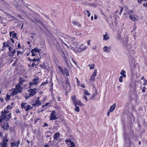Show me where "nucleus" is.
<instances>
[{"instance_id": "obj_1", "label": "nucleus", "mask_w": 147, "mask_h": 147, "mask_svg": "<svg viewBox=\"0 0 147 147\" xmlns=\"http://www.w3.org/2000/svg\"><path fill=\"white\" fill-rule=\"evenodd\" d=\"M22 89V88L20 84L16 85V88L10 94L9 93L8 94L5 99V100L6 101H8L9 99H11V97H13L18 92H20Z\"/></svg>"}, {"instance_id": "obj_2", "label": "nucleus", "mask_w": 147, "mask_h": 147, "mask_svg": "<svg viewBox=\"0 0 147 147\" xmlns=\"http://www.w3.org/2000/svg\"><path fill=\"white\" fill-rule=\"evenodd\" d=\"M9 113V111L7 110L2 111L1 116H0V123L2 122L4 119L6 121L9 120L11 117V114L10 113L7 114Z\"/></svg>"}, {"instance_id": "obj_3", "label": "nucleus", "mask_w": 147, "mask_h": 147, "mask_svg": "<svg viewBox=\"0 0 147 147\" xmlns=\"http://www.w3.org/2000/svg\"><path fill=\"white\" fill-rule=\"evenodd\" d=\"M71 99L73 100V104L74 106H77V105L80 106H83L84 105V104L82 103L80 100L76 99L75 96H72Z\"/></svg>"}, {"instance_id": "obj_4", "label": "nucleus", "mask_w": 147, "mask_h": 147, "mask_svg": "<svg viewBox=\"0 0 147 147\" xmlns=\"http://www.w3.org/2000/svg\"><path fill=\"white\" fill-rule=\"evenodd\" d=\"M87 46L84 45H80L78 49H72L74 50L76 52H80L86 50L87 49Z\"/></svg>"}, {"instance_id": "obj_5", "label": "nucleus", "mask_w": 147, "mask_h": 147, "mask_svg": "<svg viewBox=\"0 0 147 147\" xmlns=\"http://www.w3.org/2000/svg\"><path fill=\"white\" fill-rule=\"evenodd\" d=\"M41 49L38 47H36L32 50L31 53L32 56H35L37 54H39L41 51Z\"/></svg>"}, {"instance_id": "obj_6", "label": "nucleus", "mask_w": 147, "mask_h": 147, "mask_svg": "<svg viewBox=\"0 0 147 147\" xmlns=\"http://www.w3.org/2000/svg\"><path fill=\"white\" fill-rule=\"evenodd\" d=\"M58 68L60 72L62 73L63 75L65 74L66 76H69L68 71L66 68H64L63 69L62 67L60 66H59Z\"/></svg>"}, {"instance_id": "obj_7", "label": "nucleus", "mask_w": 147, "mask_h": 147, "mask_svg": "<svg viewBox=\"0 0 147 147\" xmlns=\"http://www.w3.org/2000/svg\"><path fill=\"white\" fill-rule=\"evenodd\" d=\"M36 88L30 89L28 90V91L29 93V96H26V98H28L29 97L35 95L36 93Z\"/></svg>"}, {"instance_id": "obj_8", "label": "nucleus", "mask_w": 147, "mask_h": 147, "mask_svg": "<svg viewBox=\"0 0 147 147\" xmlns=\"http://www.w3.org/2000/svg\"><path fill=\"white\" fill-rule=\"evenodd\" d=\"M96 73L97 70L96 69H95L89 79V81L90 82L93 83L94 82L95 80V77L96 75Z\"/></svg>"}, {"instance_id": "obj_9", "label": "nucleus", "mask_w": 147, "mask_h": 147, "mask_svg": "<svg viewBox=\"0 0 147 147\" xmlns=\"http://www.w3.org/2000/svg\"><path fill=\"white\" fill-rule=\"evenodd\" d=\"M57 115L56 114V112L55 111H53L52 113L50 115V120H55L57 119L58 118V117H56Z\"/></svg>"}, {"instance_id": "obj_10", "label": "nucleus", "mask_w": 147, "mask_h": 147, "mask_svg": "<svg viewBox=\"0 0 147 147\" xmlns=\"http://www.w3.org/2000/svg\"><path fill=\"white\" fill-rule=\"evenodd\" d=\"M67 39L69 40L72 42L73 44L75 46H77L78 45V43L76 42H73L75 40V38L72 37H70L69 36L67 37Z\"/></svg>"}, {"instance_id": "obj_11", "label": "nucleus", "mask_w": 147, "mask_h": 147, "mask_svg": "<svg viewBox=\"0 0 147 147\" xmlns=\"http://www.w3.org/2000/svg\"><path fill=\"white\" fill-rule=\"evenodd\" d=\"M38 78H34L32 82H30L29 83V84L30 86L32 85H37L38 84Z\"/></svg>"}, {"instance_id": "obj_12", "label": "nucleus", "mask_w": 147, "mask_h": 147, "mask_svg": "<svg viewBox=\"0 0 147 147\" xmlns=\"http://www.w3.org/2000/svg\"><path fill=\"white\" fill-rule=\"evenodd\" d=\"M103 51L106 53H109L110 51L111 47L107 46H104L103 48Z\"/></svg>"}, {"instance_id": "obj_13", "label": "nucleus", "mask_w": 147, "mask_h": 147, "mask_svg": "<svg viewBox=\"0 0 147 147\" xmlns=\"http://www.w3.org/2000/svg\"><path fill=\"white\" fill-rule=\"evenodd\" d=\"M3 46L4 47H8V49L9 50V53H10V51L12 49V48L9 46V45L8 43L6 42H4L3 43Z\"/></svg>"}, {"instance_id": "obj_14", "label": "nucleus", "mask_w": 147, "mask_h": 147, "mask_svg": "<svg viewBox=\"0 0 147 147\" xmlns=\"http://www.w3.org/2000/svg\"><path fill=\"white\" fill-rule=\"evenodd\" d=\"M129 18L131 20L134 21L136 20V17L135 15L134 14L130 15Z\"/></svg>"}, {"instance_id": "obj_15", "label": "nucleus", "mask_w": 147, "mask_h": 147, "mask_svg": "<svg viewBox=\"0 0 147 147\" xmlns=\"http://www.w3.org/2000/svg\"><path fill=\"white\" fill-rule=\"evenodd\" d=\"M116 103L112 105L111 106L109 110V111L112 112L115 109L116 107Z\"/></svg>"}, {"instance_id": "obj_16", "label": "nucleus", "mask_w": 147, "mask_h": 147, "mask_svg": "<svg viewBox=\"0 0 147 147\" xmlns=\"http://www.w3.org/2000/svg\"><path fill=\"white\" fill-rule=\"evenodd\" d=\"M103 36V40H107L109 38V36L107 34V33H105V34H104Z\"/></svg>"}, {"instance_id": "obj_17", "label": "nucleus", "mask_w": 147, "mask_h": 147, "mask_svg": "<svg viewBox=\"0 0 147 147\" xmlns=\"http://www.w3.org/2000/svg\"><path fill=\"white\" fill-rule=\"evenodd\" d=\"M1 126L2 128H4V129H7L9 127V125L7 123H4L3 124H2Z\"/></svg>"}, {"instance_id": "obj_18", "label": "nucleus", "mask_w": 147, "mask_h": 147, "mask_svg": "<svg viewBox=\"0 0 147 147\" xmlns=\"http://www.w3.org/2000/svg\"><path fill=\"white\" fill-rule=\"evenodd\" d=\"M20 143L19 141H18V142H11V147H13L14 146H15L16 147L18 146L19 144Z\"/></svg>"}, {"instance_id": "obj_19", "label": "nucleus", "mask_w": 147, "mask_h": 147, "mask_svg": "<svg viewBox=\"0 0 147 147\" xmlns=\"http://www.w3.org/2000/svg\"><path fill=\"white\" fill-rule=\"evenodd\" d=\"M120 74L122 77H123L124 78L126 77V72L124 70H121Z\"/></svg>"}, {"instance_id": "obj_20", "label": "nucleus", "mask_w": 147, "mask_h": 147, "mask_svg": "<svg viewBox=\"0 0 147 147\" xmlns=\"http://www.w3.org/2000/svg\"><path fill=\"white\" fill-rule=\"evenodd\" d=\"M13 49L11 50L10 51V53L9 52V55L10 56H13L14 54L16 52V49H14L13 51H12V50Z\"/></svg>"}, {"instance_id": "obj_21", "label": "nucleus", "mask_w": 147, "mask_h": 147, "mask_svg": "<svg viewBox=\"0 0 147 147\" xmlns=\"http://www.w3.org/2000/svg\"><path fill=\"white\" fill-rule=\"evenodd\" d=\"M13 32L14 31L12 32H10L9 33V35L11 36H12L13 38H15L17 34L15 33H13Z\"/></svg>"}, {"instance_id": "obj_22", "label": "nucleus", "mask_w": 147, "mask_h": 147, "mask_svg": "<svg viewBox=\"0 0 147 147\" xmlns=\"http://www.w3.org/2000/svg\"><path fill=\"white\" fill-rule=\"evenodd\" d=\"M0 145L2 147H7V144L3 140V142L1 143Z\"/></svg>"}, {"instance_id": "obj_23", "label": "nucleus", "mask_w": 147, "mask_h": 147, "mask_svg": "<svg viewBox=\"0 0 147 147\" xmlns=\"http://www.w3.org/2000/svg\"><path fill=\"white\" fill-rule=\"evenodd\" d=\"M35 104L38 105H41V102L39 100V98L38 97L37 98V100L35 102Z\"/></svg>"}, {"instance_id": "obj_24", "label": "nucleus", "mask_w": 147, "mask_h": 147, "mask_svg": "<svg viewBox=\"0 0 147 147\" xmlns=\"http://www.w3.org/2000/svg\"><path fill=\"white\" fill-rule=\"evenodd\" d=\"M60 136V134L59 133H56L54 136V139H56Z\"/></svg>"}, {"instance_id": "obj_25", "label": "nucleus", "mask_w": 147, "mask_h": 147, "mask_svg": "<svg viewBox=\"0 0 147 147\" xmlns=\"http://www.w3.org/2000/svg\"><path fill=\"white\" fill-rule=\"evenodd\" d=\"M26 102H24L22 103L21 105V107L22 109H25L27 107V105H26Z\"/></svg>"}, {"instance_id": "obj_26", "label": "nucleus", "mask_w": 147, "mask_h": 147, "mask_svg": "<svg viewBox=\"0 0 147 147\" xmlns=\"http://www.w3.org/2000/svg\"><path fill=\"white\" fill-rule=\"evenodd\" d=\"M32 107H31L30 105H27V107L25 109V110L26 111H28L30 109H32Z\"/></svg>"}, {"instance_id": "obj_27", "label": "nucleus", "mask_w": 147, "mask_h": 147, "mask_svg": "<svg viewBox=\"0 0 147 147\" xmlns=\"http://www.w3.org/2000/svg\"><path fill=\"white\" fill-rule=\"evenodd\" d=\"M90 69H93L94 68L95 65L94 64H89L88 65Z\"/></svg>"}, {"instance_id": "obj_28", "label": "nucleus", "mask_w": 147, "mask_h": 147, "mask_svg": "<svg viewBox=\"0 0 147 147\" xmlns=\"http://www.w3.org/2000/svg\"><path fill=\"white\" fill-rule=\"evenodd\" d=\"M75 111L77 112H79L80 111V109L79 107L77 106H75Z\"/></svg>"}, {"instance_id": "obj_29", "label": "nucleus", "mask_w": 147, "mask_h": 147, "mask_svg": "<svg viewBox=\"0 0 147 147\" xmlns=\"http://www.w3.org/2000/svg\"><path fill=\"white\" fill-rule=\"evenodd\" d=\"M84 93L85 96H89L90 93L88 92V91L87 90H85L84 91Z\"/></svg>"}, {"instance_id": "obj_30", "label": "nucleus", "mask_w": 147, "mask_h": 147, "mask_svg": "<svg viewBox=\"0 0 147 147\" xmlns=\"http://www.w3.org/2000/svg\"><path fill=\"white\" fill-rule=\"evenodd\" d=\"M70 147H76L75 144L73 142H70Z\"/></svg>"}, {"instance_id": "obj_31", "label": "nucleus", "mask_w": 147, "mask_h": 147, "mask_svg": "<svg viewBox=\"0 0 147 147\" xmlns=\"http://www.w3.org/2000/svg\"><path fill=\"white\" fill-rule=\"evenodd\" d=\"M123 78V77H122L121 76L119 78V81L120 82H123L122 79Z\"/></svg>"}, {"instance_id": "obj_32", "label": "nucleus", "mask_w": 147, "mask_h": 147, "mask_svg": "<svg viewBox=\"0 0 147 147\" xmlns=\"http://www.w3.org/2000/svg\"><path fill=\"white\" fill-rule=\"evenodd\" d=\"M32 61H37L38 62L39 61V59H38L34 58L32 60Z\"/></svg>"}, {"instance_id": "obj_33", "label": "nucleus", "mask_w": 147, "mask_h": 147, "mask_svg": "<svg viewBox=\"0 0 147 147\" xmlns=\"http://www.w3.org/2000/svg\"><path fill=\"white\" fill-rule=\"evenodd\" d=\"M90 12L88 10H85L84 11V13L85 14H87L89 13Z\"/></svg>"}, {"instance_id": "obj_34", "label": "nucleus", "mask_w": 147, "mask_h": 147, "mask_svg": "<svg viewBox=\"0 0 147 147\" xmlns=\"http://www.w3.org/2000/svg\"><path fill=\"white\" fill-rule=\"evenodd\" d=\"M12 107H11L10 105H8V106H7V108H6V109H11Z\"/></svg>"}, {"instance_id": "obj_35", "label": "nucleus", "mask_w": 147, "mask_h": 147, "mask_svg": "<svg viewBox=\"0 0 147 147\" xmlns=\"http://www.w3.org/2000/svg\"><path fill=\"white\" fill-rule=\"evenodd\" d=\"M66 143L69 142V144H70V142H72L70 140V139L66 140H65Z\"/></svg>"}, {"instance_id": "obj_36", "label": "nucleus", "mask_w": 147, "mask_h": 147, "mask_svg": "<svg viewBox=\"0 0 147 147\" xmlns=\"http://www.w3.org/2000/svg\"><path fill=\"white\" fill-rule=\"evenodd\" d=\"M22 54V53L20 51H18L17 52V55L18 56H19L20 55H21Z\"/></svg>"}, {"instance_id": "obj_37", "label": "nucleus", "mask_w": 147, "mask_h": 147, "mask_svg": "<svg viewBox=\"0 0 147 147\" xmlns=\"http://www.w3.org/2000/svg\"><path fill=\"white\" fill-rule=\"evenodd\" d=\"M143 1H147V0H138V2L140 4L141 3V2Z\"/></svg>"}, {"instance_id": "obj_38", "label": "nucleus", "mask_w": 147, "mask_h": 147, "mask_svg": "<svg viewBox=\"0 0 147 147\" xmlns=\"http://www.w3.org/2000/svg\"><path fill=\"white\" fill-rule=\"evenodd\" d=\"M76 79L77 80V84L78 86H79L80 84V81L78 80V79L77 78H76Z\"/></svg>"}, {"instance_id": "obj_39", "label": "nucleus", "mask_w": 147, "mask_h": 147, "mask_svg": "<svg viewBox=\"0 0 147 147\" xmlns=\"http://www.w3.org/2000/svg\"><path fill=\"white\" fill-rule=\"evenodd\" d=\"M47 82H43L41 85V86H42V85H44L46 84L47 83Z\"/></svg>"}, {"instance_id": "obj_40", "label": "nucleus", "mask_w": 147, "mask_h": 147, "mask_svg": "<svg viewBox=\"0 0 147 147\" xmlns=\"http://www.w3.org/2000/svg\"><path fill=\"white\" fill-rule=\"evenodd\" d=\"M31 66L33 67H34L36 66V65L34 63H32L31 64Z\"/></svg>"}, {"instance_id": "obj_41", "label": "nucleus", "mask_w": 147, "mask_h": 147, "mask_svg": "<svg viewBox=\"0 0 147 147\" xmlns=\"http://www.w3.org/2000/svg\"><path fill=\"white\" fill-rule=\"evenodd\" d=\"M110 113H111V112L110 111H109V110L107 112V115H108V116H109V115H110Z\"/></svg>"}, {"instance_id": "obj_42", "label": "nucleus", "mask_w": 147, "mask_h": 147, "mask_svg": "<svg viewBox=\"0 0 147 147\" xmlns=\"http://www.w3.org/2000/svg\"><path fill=\"white\" fill-rule=\"evenodd\" d=\"M142 92H144L145 91V87H144L143 88V89H142Z\"/></svg>"}, {"instance_id": "obj_43", "label": "nucleus", "mask_w": 147, "mask_h": 147, "mask_svg": "<svg viewBox=\"0 0 147 147\" xmlns=\"http://www.w3.org/2000/svg\"><path fill=\"white\" fill-rule=\"evenodd\" d=\"M66 83L67 84H68V85L69 86L70 85V84H69V81L68 80L66 81Z\"/></svg>"}, {"instance_id": "obj_44", "label": "nucleus", "mask_w": 147, "mask_h": 147, "mask_svg": "<svg viewBox=\"0 0 147 147\" xmlns=\"http://www.w3.org/2000/svg\"><path fill=\"white\" fill-rule=\"evenodd\" d=\"M147 82L145 80H144L143 84L144 85H146L147 84Z\"/></svg>"}, {"instance_id": "obj_45", "label": "nucleus", "mask_w": 147, "mask_h": 147, "mask_svg": "<svg viewBox=\"0 0 147 147\" xmlns=\"http://www.w3.org/2000/svg\"><path fill=\"white\" fill-rule=\"evenodd\" d=\"M143 5L145 7H147V3H144Z\"/></svg>"}, {"instance_id": "obj_46", "label": "nucleus", "mask_w": 147, "mask_h": 147, "mask_svg": "<svg viewBox=\"0 0 147 147\" xmlns=\"http://www.w3.org/2000/svg\"><path fill=\"white\" fill-rule=\"evenodd\" d=\"M84 98L87 101H88L87 98L86 96H84Z\"/></svg>"}, {"instance_id": "obj_47", "label": "nucleus", "mask_w": 147, "mask_h": 147, "mask_svg": "<svg viewBox=\"0 0 147 147\" xmlns=\"http://www.w3.org/2000/svg\"><path fill=\"white\" fill-rule=\"evenodd\" d=\"M4 140L5 142L6 143H7V142L8 141V140L7 139H5V140H3V141Z\"/></svg>"}, {"instance_id": "obj_48", "label": "nucleus", "mask_w": 147, "mask_h": 147, "mask_svg": "<svg viewBox=\"0 0 147 147\" xmlns=\"http://www.w3.org/2000/svg\"><path fill=\"white\" fill-rule=\"evenodd\" d=\"M81 86L82 87H83V88H85V85L84 84H81Z\"/></svg>"}, {"instance_id": "obj_49", "label": "nucleus", "mask_w": 147, "mask_h": 147, "mask_svg": "<svg viewBox=\"0 0 147 147\" xmlns=\"http://www.w3.org/2000/svg\"><path fill=\"white\" fill-rule=\"evenodd\" d=\"M16 112L17 113H18L20 112V111L18 109H17L16 110Z\"/></svg>"}, {"instance_id": "obj_50", "label": "nucleus", "mask_w": 147, "mask_h": 147, "mask_svg": "<svg viewBox=\"0 0 147 147\" xmlns=\"http://www.w3.org/2000/svg\"><path fill=\"white\" fill-rule=\"evenodd\" d=\"M72 23L74 25H76L77 24V22H76L75 21H73L72 22Z\"/></svg>"}, {"instance_id": "obj_51", "label": "nucleus", "mask_w": 147, "mask_h": 147, "mask_svg": "<svg viewBox=\"0 0 147 147\" xmlns=\"http://www.w3.org/2000/svg\"><path fill=\"white\" fill-rule=\"evenodd\" d=\"M90 40H89L87 42L88 45H90Z\"/></svg>"}, {"instance_id": "obj_52", "label": "nucleus", "mask_w": 147, "mask_h": 147, "mask_svg": "<svg viewBox=\"0 0 147 147\" xmlns=\"http://www.w3.org/2000/svg\"><path fill=\"white\" fill-rule=\"evenodd\" d=\"M72 60L73 62L74 63V64L76 65H77V63L74 60V59H72Z\"/></svg>"}, {"instance_id": "obj_53", "label": "nucleus", "mask_w": 147, "mask_h": 147, "mask_svg": "<svg viewBox=\"0 0 147 147\" xmlns=\"http://www.w3.org/2000/svg\"><path fill=\"white\" fill-rule=\"evenodd\" d=\"M48 126V124H47L46 123H45L44 125L43 126L45 127H46V126Z\"/></svg>"}, {"instance_id": "obj_54", "label": "nucleus", "mask_w": 147, "mask_h": 147, "mask_svg": "<svg viewBox=\"0 0 147 147\" xmlns=\"http://www.w3.org/2000/svg\"><path fill=\"white\" fill-rule=\"evenodd\" d=\"M120 7V8H121V11H120V15L121 14V13L123 9V8H121V7Z\"/></svg>"}, {"instance_id": "obj_55", "label": "nucleus", "mask_w": 147, "mask_h": 147, "mask_svg": "<svg viewBox=\"0 0 147 147\" xmlns=\"http://www.w3.org/2000/svg\"><path fill=\"white\" fill-rule=\"evenodd\" d=\"M97 18V16L95 15H94V19H96Z\"/></svg>"}, {"instance_id": "obj_56", "label": "nucleus", "mask_w": 147, "mask_h": 147, "mask_svg": "<svg viewBox=\"0 0 147 147\" xmlns=\"http://www.w3.org/2000/svg\"><path fill=\"white\" fill-rule=\"evenodd\" d=\"M96 46H94L92 47V49L93 50H95L96 49Z\"/></svg>"}, {"instance_id": "obj_57", "label": "nucleus", "mask_w": 147, "mask_h": 147, "mask_svg": "<svg viewBox=\"0 0 147 147\" xmlns=\"http://www.w3.org/2000/svg\"><path fill=\"white\" fill-rule=\"evenodd\" d=\"M45 147H49V146L48 144H45Z\"/></svg>"}, {"instance_id": "obj_58", "label": "nucleus", "mask_w": 147, "mask_h": 147, "mask_svg": "<svg viewBox=\"0 0 147 147\" xmlns=\"http://www.w3.org/2000/svg\"><path fill=\"white\" fill-rule=\"evenodd\" d=\"M18 47L19 48L20 47V44H18Z\"/></svg>"}, {"instance_id": "obj_59", "label": "nucleus", "mask_w": 147, "mask_h": 147, "mask_svg": "<svg viewBox=\"0 0 147 147\" xmlns=\"http://www.w3.org/2000/svg\"><path fill=\"white\" fill-rule=\"evenodd\" d=\"M93 16H91V20H93Z\"/></svg>"}, {"instance_id": "obj_60", "label": "nucleus", "mask_w": 147, "mask_h": 147, "mask_svg": "<svg viewBox=\"0 0 147 147\" xmlns=\"http://www.w3.org/2000/svg\"><path fill=\"white\" fill-rule=\"evenodd\" d=\"M88 17H89L90 15V12L89 13H88Z\"/></svg>"}, {"instance_id": "obj_61", "label": "nucleus", "mask_w": 147, "mask_h": 147, "mask_svg": "<svg viewBox=\"0 0 147 147\" xmlns=\"http://www.w3.org/2000/svg\"><path fill=\"white\" fill-rule=\"evenodd\" d=\"M11 40L12 42L13 43L14 42V41L13 40V39H11Z\"/></svg>"}, {"instance_id": "obj_62", "label": "nucleus", "mask_w": 147, "mask_h": 147, "mask_svg": "<svg viewBox=\"0 0 147 147\" xmlns=\"http://www.w3.org/2000/svg\"><path fill=\"white\" fill-rule=\"evenodd\" d=\"M49 104V103H47L46 104H45V106H47V105H48Z\"/></svg>"}, {"instance_id": "obj_63", "label": "nucleus", "mask_w": 147, "mask_h": 147, "mask_svg": "<svg viewBox=\"0 0 147 147\" xmlns=\"http://www.w3.org/2000/svg\"><path fill=\"white\" fill-rule=\"evenodd\" d=\"M2 133H1V132H0V137H1V136L2 135Z\"/></svg>"}, {"instance_id": "obj_64", "label": "nucleus", "mask_w": 147, "mask_h": 147, "mask_svg": "<svg viewBox=\"0 0 147 147\" xmlns=\"http://www.w3.org/2000/svg\"><path fill=\"white\" fill-rule=\"evenodd\" d=\"M144 79V77H142L141 78V79L142 80H143V79Z\"/></svg>"}]
</instances>
